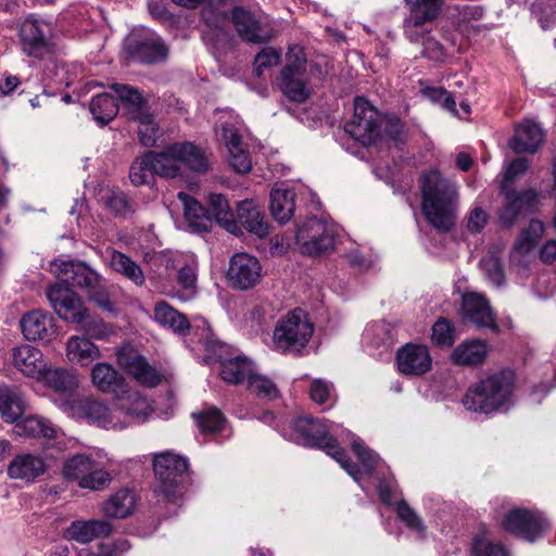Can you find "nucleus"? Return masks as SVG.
<instances>
[{"mask_svg":"<svg viewBox=\"0 0 556 556\" xmlns=\"http://www.w3.org/2000/svg\"><path fill=\"white\" fill-rule=\"evenodd\" d=\"M422 212L427 220L439 231L446 232L455 224L457 188L437 169H430L421 178Z\"/></svg>","mask_w":556,"mask_h":556,"instance_id":"obj_1","label":"nucleus"},{"mask_svg":"<svg viewBox=\"0 0 556 556\" xmlns=\"http://www.w3.org/2000/svg\"><path fill=\"white\" fill-rule=\"evenodd\" d=\"M281 433L290 441L305 446H314L325 451L355 480L359 481L361 470L339 446L336 438L329 434V427L311 417H299L292 421L290 429L282 428Z\"/></svg>","mask_w":556,"mask_h":556,"instance_id":"obj_2","label":"nucleus"},{"mask_svg":"<svg viewBox=\"0 0 556 556\" xmlns=\"http://www.w3.org/2000/svg\"><path fill=\"white\" fill-rule=\"evenodd\" d=\"M515 382L516 376L510 369L492 374L468 389L463 404L468 410L494 413L510 403Z\"/></svg>","mask_w":556,"mask_h":556,"instance_id":"obj_3","label":"nucleus"},{"mask_svg":"<svg viewBox=\"0 0 556 556\" xmlns=\"http://www.w3.org/2000/svg\"><path fill=\"white\" fill-rule=\"evenodd\" d=\"M149 156L152 170L164 178L180 175L182 165L199 174L206 173L211 165L206 153L188 141L169 144L161 152L149 151Z\"/></svg>","mask_w":556,"mask_h":556,"instance_id":"obj_4","label":"nucleus"},{"mask_svg":"<svg viewBox=\"0 0 556 556\" xmlns=\"http://www.w3.org/2000/svg\"><path fill=\"white\" fill-rule=\"evenodd\" d=\"M402 128L399 117L382 115L377 106H354L353 116L345 124V131L363 146L374 143L382 131L392 139H397Z\"/></svg>","mask_w":556,"mask_h":556,"instance_id":"obj_5","label":"nucleus"},{"mask_svg":"<svg viewBox=\"0 0 556 556\" xmlns=\"http://www.w3.org/2000/svg\"><path fill=\"white\" fill-rule=\"evenodd\" d=\"M281 92L292 102L303 103L314 92L307 75V60L300 46H291L286 54V64L277 78Z\"/></svg>","mask_w":556,"mask_h":556,"instance_id":"obj_6","label":"nucleus"},{"mask_svg":"<svg viewBox=\"0 0 556 556\" xmlns=\"http://www.w3.org/2000/svg\"><path fill=\"white\" fill-rule=\"evenodd\" d=\"M314 326L304 311L298 308L281 318L274 330L273 342L281 353H300L308 343Z\"/></svg>","mask_w":556,"mask_h":556,"instance_id":"obj_7","label":"nucleus"},{"mask_svg":"<svg viewBox=\"0 0 556 556\" xmlns=\"http://www.w3.org/2000/svg\"><path fill=\"white\" fill-rule=\"evenodd\" d=\"M66 480L76 481L83 489L99 491L111 482V475L92 457L77 454L68 458L63 466Z\"/></svg>","mask_w":556,"mask_h":556,"instance_id":"obj_8","label":"nucleus"},{"mask_svg":"<svg viewBox=\"0 0 556 556\" xmlns=\"http://www.w3.org/2000/svg\"><path fill=\"white\" fill-rule=\"evenodd\" d=\"M22 51L38 60L50 59L55 52L52 26L35 18H26L20 29Z\"/></svg>","mask_w":556,"mask_h":556,"instance_id":"obj_9","label":"nucleus"},{"mask_svg":"<svg viewBox=\"0 0 556 556\" xmlns=\"http://www.w3.org/2000/svg\"><path fill=\"white\" fill-rule=\"evenodd\" d=\"M153 467L160 482V492L166 498L175 500L179 494V485L188 472L187 459L170 452H164L155 455Z\"/></svg>","mask_w":556,"mask_h":556,"instance_id":"obj_10","label":"nucleus"},{"mask_svg":"<svg viewBox=\"0 0 556 556\" xmlns=\"http://www.w3.org/2000/svg\"><path fill=\"white\" fill-rule=\"evenodd\" d=\"M296 245L302 254L318 256L334 247V231L325 222L312 217L296 230Z\"/></svg>","mask_w":556,"mask_h":556,"instance_id":"obj_11","label":"nucleus"},{"mask_svg":"<svg viewBox=\"0 0 556 556\" xmlns=\"http://www.w3.org/2000/svg\"><path fill=\"white\" fill-rule=\"evenodd\" d=\"M218 141L226 148L228 163L238 174H247L252 169V159L248 146L243 141L242 128L238 123L225 122L216 130Z\"/></svg>","mask_w":556,"mask_h":556,"instance_id":"obj_12","label":"nucleus"},{"mask_svg":"<svg viewBox=\"0 0 556 556\" xmlns=\"http://www.w3.org/2000/svg\"><path fill=\"white\" fill-rule=\"evenodd\" d=\"M502 527L511 534L534 542L548 528V522L539 511L514 508L504 516Z\"/></svg>","mask_w":556,"mask_h":556,"instance_id":"obj_13","label":"nucleus"},{"mask_svg":"<svg viewBox=\"0 0 556 556\" xmlns=\"http://www.w3.org/2000/svg\"><path fill=\"white\" fill-rule=\"evenodd\" d=\"M63 409L77 418H85L90 424L105 430H117L115 408H109L104 401L87 397L63 404Z\"/></svg>","mask_w":556,"mask_h":556,"instance_id":"obj_14","label":"nucleus"},{"mask_svg":"<svg viewBox=\"0 0 556 556\" xmlns=\"http://www.w3.org/2000/svg\"><path fill=\"white\" fill-rule=\"evenodd\" d=\"M262 277V265L255 256L248 253L231 256L226 278L232 289L250 290L260 283Z\"/></svg>","mask_w":556,"mask_h":556,"instance_id":"obj_15","label":"nucleus"},{"mask_svg":"<svg viewBox=\"0 0 556 556\" xmlns=\"http://www.w3.org/2000/svg\"><path fill=\"white\" fill-rule=\"evenodd\" d=\"M47 298L58 316L70 323H80L86 315V307L80 298L63 281L50 286Z\"/></svg>","mask_w":556,"mask_h":556,"instance_id":"obj_16","label":"nucleus"},{"mask_svg":"<svg viewBox=\"0 0 556 556\" xmlns=\"http://www.w3.org/2000/svg\"><path fill=\"white\" fill-rule=\"evenodd\" d=\"M117 364L139 384L155 387L161 381L160 374L131 345H124L116 351Z\"/></svg>","mask_w":556,"mask_h":556,"instance_id":"obj_17","label":"nucleus"},{"mask_svg":"<svg viewBox=\"0 0 556 556\" xmlns=\"http://www.w3.org/2000/svg\"><path fill=\"white\" fill-rule=\"evenodd\" d=\"M50 269L64 283L71 281L72 286L85 289L87 293L96 290L100 283L99 274L85 263L54 260Z\"/></svg>","mask_w":556,"mask_h":556,"instance_id":"obj_18","label":"nucleus"},{"mask_svg":"<svg viewBox=\"0 0 556 556\" xmlns=\"http://www.w3.org/2000/svg\"><path fill=\"white\" fill-rule=\"evenodd\" d=\"M115 408L117 430L144 422L153 409L149 400L139 392L118 396Z\"/></svg>","mask_w":556,"mask_h":556,"instance_id":"obj_19","label":"nucleus"},{"mask_svg":"<svg viewBox=\"0 0 556 556\" xmlns=\"http://www.w3.org/2000/svg\"><path fill=\"white\" fill-rule=\"evenodd\" d=\"M231 22L243 41L261 45L273 37L271 30L262 23L260 16L242 7L231 10Z\"/></svg>","mask_w":556,"mask_h":556,"instance_id":"obj_20","label":"nucleus"},{"mask_svg":"<svg viewBox=\"0 0 556 556\" xmlns=\"http://www.w3.org/2000/svg\"><path fill=\"white\" fill-rule=\"evenodd\" d=\"M464 320L478 329H490L498 332L495 314L489 301L479 293L468 292L463 295L462 303Z\"/></svg>","mask_w":556,"mask_h":556,"instance_id":"obj_21","label":"nucleus"},{"mask_svg":"<svg viewBox=\"0 0 556 556\" xmlns=\"http://www.w3.org/2000/svg\"><path fill=\"white\" fill-rule=\"evenodd\" d=\"M396 365L406 376H422L431 370L432 358L426 345L407 343L396 352Z\"/></svg>","mask_w":556,"mask_h":556,"instance_id":"obj_22","label":"nucleus"},{"mask_svg":"<svg viewBox=\"0 0 556 556\" xmlns=\"http://www.w3.org/2000/svg\"><path fill=\"white\" fill-rule=\"evenodd\" d=\"M21 328L28 341L50 342L55 334L53 317L40 309L25 314L21 319Z\"/></svg>","mask_w":556,"mask_h":556,"instance_id":"obj_23","label":"nucleus"},{"mask_svg":"<svg viewBox=\"0 0 556 556\" xmlns=\"http://www.w3.org/2000/svg\"><path fill=\"white\" fill-rule=\"evenodd\" d=\"M544 134L542 128L532 119H525L515 128L508 146L516 153H534L542 144Z\"/></svg>","mask_w":556,"mask_h":556,"instance_id":"obj_24","label":"nucleus"},{"mask_svg":"<svg viewBox=\"0 0 556 556\" xmlns=\"http://www.w3.org/2000/svg\"><path fill=\"white\" fill-rule=\"evenodd\" d=\"M235 220L240 227V232L237 236L242 235V229L258 238L268 235V225L265 222L264 213L251 200H244L238 204Z\"/></svg>","mask_w":556,"mask_h":556,"instance_id":"obj_25","label":"nucleus"},{"mask_svg":"<svg viewBox=\"0 0 556 556\" xmlns=\"http://www.w3.org/2000/svg\"><path fill=\"white\" fill-rule=\"evenodd\" d=\"M112 532V525L101 519L75 520L65 530V538L80 544H88L93 540L108 536Z\"/></svg>","mask_w":556,"mask_h":556,"instance_id":"obj_26","label":"nucleus"},{"mask_svg":"<svg viewBox=\"0 0 556 556\" xmlns=\"http://www.w3.org/2000/svg\"><path fill=\"white\" fill-rule=\"evenodd\" d=\"M91 382L102 393H114L125 391L124 377L109 363H97L90 372Z\"/></svg>","mask_w":556,"mask_h":556,"instance_id":"obj_27","label":"nucleus"},{"mask_svg":"<svg viewBox=\"0 0 556 556\" xmlns=\"http://www.w3.org/2000/svg\"><path fill=\"white\" fill-rule=\"evenodd\" d=\"M14 367L23 375L38 380L46 367V362L39 349L24 344L13 352Z\"/></svg>","mask_w":556,"mask_h":556,"instance_id":"obj_28","label":"nucleus"},{"mask_svg":"<svg viewBox=\"0 0 556 556\" xmlns=\"http://www.w3.org/2000/svg\"><path fill=\"white\" fill-rule=\"evenodd\" d=\"M47 466L40 456L22 454L13 458L8 467V475L12 479L31 482L46 472Z\"/></svg>","mask_w":556,"mask_h":556,"instance_id":"obj_29","label":"nucleus"},{"mask_svg":"<svg viewBox=\"0 0 556 556\" xmlns=\"http://www.w3.org/2000/svg\"><path fill=\"white\" fill-rule=\"evenodd\" d=\"M490 346L483 340H467L459 343L452 353V362L456 365L476 367L486 359Z\"/></svg>","mask_w":556,"mask_h":556,"instance_id":"obj_30","label":"nucleus"},{"mask_svg":"<svg viewBox=\"0 0 556 556\" xmlns=\"http://www.w3.org/2000/svg\"><path fill=\"white\" fill-rule=\"evenodd\" d=\"M66 357L75 365L89 366L101 357L98 345L83 336H72L66 342Z\"/></svg>","mask_w":556,"mask_h":556,"instance_id":"obj_31","label":"nucleus"},{"mask_svg":"<svg viewBox=\"0 0 556 556\" xmlns=\"http://www.w3.org/2000/svg\"><path fill=\"white\" fill-rule=\"evenodd\" d=\"M184 204L185 218L193 232H207L212 229L213 218L195 199L185 192L178 193Z\"/></svg>","mask_w":556,"mask_h":556,"instance_id":"obj_32","label":"nucleus"},{"mask_svg":"<svg viewBox=\"0 0 556 556\" xmlns=\"http://www.w3.org/2000/svg\"><path fill=\"white\" fill-rule=\"evenodd\" d=\"M112 92H103L92 97L90 104H147L150 99L143 97L142 93L128 85L113 84Z\"/></svg>","mask_w":556,"mask_h":556,"instance_id":"obj_33","label":"nucleus"},{"mask_svg":"<svg viewBox=\"0 0 556 556\" xmlns=\"http://www.w3.org/2000/svg\"><path fill=\"white\" fill-rule=\"evenodd\" d=\"M129 119L139 123L138 135L146 147H153L159 138V126L149 106H126Z\"/></svg>","mask_w":556,"mask_h":556,"instance_id":"obj_34","label":"nucleus"},{"mask_svg":"<svg viewBox=\"0 0 556 556\" xmlns=\"http://www.w3.org/2000/svg\"><path fill=\"white\" fill-rule=\"evenodd\" d=\"M443 2L444 0H406L409 5V15L405 20L406 27H419L435 20Z\"/></svg>","mask_w":556,"mask_h":556,"instance_id":"obj_35","label":"nucleus"},{"mask_svg":"<svg viewBox=\"0 0 556 556\" xmlns=\"http://www.w3.org/2000/svg\"><path fill=\"white\" fill-rule=\"evenodd\" d=\"M208 214L220 227L229 233L238 235L240 227L235 220L227 199L220 193H212L208 195Z\"/></svg>","mask_w":556,"mask_h":556,"instance_id":"obj_36","label":"nucleus"},{"mask_svg":"<svg viewBox=\"0 0 556 556\" xmlns=\"http://www.w3.org/2000/svg\"><path fill=\"white\" fill-rule=\"evenodd\" d=\"M153 318L160 326L175 333L182 334L190 328L188 318L164 301L155 303Z\"/></svg>","mask_w":556,"mask_h":556,"instance_id":"obj_37","label":"nucleus"},{"mask_svg":"<svg viewBox=\"0 0 556 556\" xmlns=\"http://www.w3.org/2000/svg\"><path fill=\"white\" fill-rule=\"evenodd\" d=\"M295 192L291 189L275 188L270 192V213L279 224L288 223L295 210Z\"/></svg>","mask_w":556,"mask_h":556,"instance_id":"obj_38","label":"nucleus"},{"mask_svg":"<svg viewBox=\"0 0 556 556\" xmlns=\"http://www.w3.org/2000/svg\"><path fill=\"white\" fill-rule=\"evenodd\" d=\"M168 48L159 37L147 38L136 43L134 56L141 63L155 64L167 59Z\"/></svg>","mask_w":556,"mask_h":556,"instance_id":"obj_39","label":"nucleus"},{"mask_svg":"<svg viewBox=\"0 0 556 556\" xmlns=\"http://www.w3.org/2000/svg\"><path fill=\"white\" fill-rule=\"evenodd\" d=\"M25 407V401L18 390L0 387V414L5 421H16L24 414Z\"/></svg>","mask_w":556,"mask_h":556,"instance_id":"obj_40","label":"nucleus"},{"mask_svg":"<svg viewBox=\"0 0 556 556\" xmlns=\"http://www.w3.org/2000/svg\"><path fill=\"white\" fill-rule=\"evenodd\" d=\"M38 380L56 392H72L78 386L77 377L64 368H48L46 366Z\"/></svg>","mask_w":556,"mask_h":556,"instance_id":"obj_41","label":"nucleus"},{"mask_svg":"<svg viewBox=\"0 0 556 556\" xmlns=\"http://www.w3.org/2000/svg\"><path fill=\"white\" fill-rule=\"evenodd\" d=\"M135 496L126 489L117 491L102 505V511L106 517L126 518L135 508Z\"/></svg>","mask_w":556,"mask_h":556,"instance_id":"obj_42","label":"nucleus"},{"mask_svg":"<svg viewBox=\"0 0 556 556\" xmlns=\"http://www.w3.org/2000/svg\"><path fill=\"white\" fill-rule=\"evenodd\" d=\"M253 369L251 359L245 356H236L222 363L220 377L226 382L239 384L250 377Z\"/></svg>","mask_w":556,"mask_h":556,"instance_id":"obj_43","label":"nucleus"},{"mask_svg":"<svg viewBox=\"0 0 556 556\" xmlns=\"http://www.w3.org/2000/svg\"><path fill=\"white\" fill-rule=\"evenodd\" d=\"M14 422L13 431L18 437L52 438L55 433L52 424L38 416H28Z\"/></svg>","mask_w":556,"mask_h":556,"instance_id":"obj_44","label":"nucleus"},{"mask_svg":"<svg viewBox=\"0 0 556 556\" xmlns=\"http://www.w3.org/2000/svg\"><path fill=\"white\" fill-rule=\"evenodd\" d=\"M110 265L116 273L131 280L137 286L144 283L141 268L126 254L113 250L111 252Z\"/></svg>","mask_w":556,"mask_h":556,"instance_id":"obj_45","label":"nucleus"},{"mask_svg":"<svg viewBox=\"0 0 556 556\" xmlns=\"http://www.w3.org/2000/svg\"><path fill=\"white\" fill-rule=\"evenodd\" d=\"M197 273L198 261L194 256H187L184 263L179 262L177 282L188 292V296H192L195 293L198 279Z\"/></svg>","mask_w":556,"mask_h":556,"instance_id":"obj_46","label":"nucleus"},{"mask_svg":"<svg viewBox=\"0 0 556 556\" xmlns=\"http://www.w3.org/2000/svg\"><path fill=\"white\" fill-rule=\"evenodd\" d=\"M544 232V224L538 219H532L527 229H525L516 241L515 249L521 254H526L534 249Z\"/></svg>","mask_w":556,"mask_h":556,"instance_id":"obj_47","label":"nucleus"},{"mask_svg":"<svg viewBox=\"0 0 556 556\" xmlns=\"http://www.w3.org/2000/svg\"><path fill=\"white\" fill-rule=\"evenodd\" d=\"M155 175L152 170V160L149 152L137 157L129 168V179L134 186H142L149 182V179Z\"/></svg>","mask_w":556,"mask_h":556,"instance_id":"obj_48","label":"nucleus"},{"mask_svg":"<svg viewBox=\"0 0 556 556\" xmlns=\"http://www.w3.org/2000/svg\"><path fill=\"white\" fill-rule=\"evenodd\" d=\"M192 416L203 433H214L220 430L225 421L223 414L215 407L194 413Z\"/></svg>","mask_w":556,"mask_h":556,"instance_id":"obj_49","label":"nucleus"},{"mask_svg":"<svg viewBox=\"0 0 556 556\" xmlns=\"http://www.w3.org/2000/svg\"><path fill=\"white\" fill-rule=\"evenodd\" d=\"M106 207L117 216H127L136 211L135 203L123 191L113 190L105 198Z\"/></svg>","mask_w":556,"mask_h":556,"instance_id":"obj_50","label":"nucleus"},{"mask_svg":"<svg viewBox=\"0 0 556 556\" xmlns=\"http://www.w3.org/2000/svg\"><path fill=\"white\" fill-rule=\"evenodd\" d=\"M248 388L261 399L273 400L278 395L274 382L265 376L254 374V370L248 378Z\"/></svg>","mask_w":556,"mask_h":556,"instance_id":"obj_51","label":"nucleus"},{"mask_svg":"<svg viewBox=\"0 0 556 556\" xmlns=\"http://www.w3.org/2000/svg\"><path fill=\"white\" fill-rule=\"evenodd\" d=\"M396 513L399 518L413 531L417 532L419 536H425L426 527L421 518L416 511L409 507L405 501L397 503Z\"/></svg>","mask_w":556,"mask_h":556,"instance_id":"obj_52","label":"nucleus"},{"mask_svg":"<svg viewBox=\"0 0 556 556\" xmlns=\"http://www.w3.org/2000/svg\"><path fill=\"white\" fill-rule=\"evenodd\" d=\"M419 93L422 96L424 101L439 104H455L456 99L445 88L439 86H429L422 80L419 81Z\"/></svg>","mask_w":556,"mask_h":556,"instance_id":"obj_53","label":"nucleus"},{"mask_svg":"<svg viewBox=\"0 0 556 556\" xmlns=\"http://www.w3.org/2000/svg\"><path fill=\"white\" fill-rule=\"evenodd\" d=\"M473 556H507L501 544L493 543L486 533L476 535L472 545Z\"/></svg>","mask_w":556,"mask_h":556,"instance_id":"obj_54","label":"nucleus"},{"mask_svg":"<svg viewBox=\"0 0 556 556\" xmlns=\"http://www.w3.org/2000/svg\"><path fill=\"white\" fill-rule=\"evenodd\" d=\"M292 117L299 119L308 127L317 125L323 118L320 106H285Z\"/></svg>","mask_w":556,"mask_h":556,"instance_id":"obj_55","label":"nucleus"},{"mask_svg":"<svg viewBox=\"0 0 556 556\" xmlns=\"http://www.w3.org/2000/svg\"><path fill=\"white\" fill-rule=\"evenodd\" d=\"M281 59V51L273 47L262 49L254 59V71L260 77L264 71L279 64Z\"/></svg>","mask_w":556,"mask_h":556,"instance_id":"obj_56","label":"nucleus"},{"mask_svg":"<svg viewBox=\"0 0 556 556\" xmlns=\"http://www.w3.org/2000/svg\"><path fill=\"white\" fill-rule=\"evenodd\" d=\"M76 324L80 326V329L84 330L87 336L97 340L105 339L111 333V329L102 319L91 318L89 316L88 308H86L84 320Z\"/></svg>","mask_w":556,"mask_h":556,"instance_id":"obj_57","label":"nucleus"},{"mask_svg":"<svg viewBox=\"0 0 556 556\" xmlns=\"http://www.w3.org/2000/svg\"><path fill=\"white\" fill-rule=\"evenodd\" d=\"M203 38L207 45L214 49L220 50L229 43V33L224 27L213 25L207 21V30L203 33Z\"/></svg>","mask_w":556,"mask_h":556,"instance_id":"obj_58","label":"nucleus"},{"mask_svg":"<svg viewBox=\"0 0 556 556\" xmlns=\"http://www.w3.org/2000/svg\"><path fill=\"white\" fill-rule=\"evenodd\" d=\"M432 341L439 346H450L453 343V327L451 323L444 318H440L432 326Z\"/></svg>","mask_w":556,"mask_h":556,"instance_id":"obj_59","label":"nucleus"},{"mask_svg":"<svg viewBox=\"0 0 556 556\" xmlns=\"http://www.w3.org/2000/svg\"><path fill=\"white\" fill-rule=\"evenodd\" d=\"M351 445L353 452L362 463L364 471L366 473H371L378 463V456L372 451L364 446L363 442L358 439H353Z\"/></svg>","mask_w":556,"mask_h":556,"instance_id":"obj_60","label":"nucleus"},{"mask_svg":"<svg viewBox=\"0 0 556 556\" xmlns=\"http://www.w3.org/2000/svg\"><path fill=\"white\" fill-rule=\"evenodd\" d=\"M502 192L505 197V205L501 211L500 219L505 226H510L514 224L522 210L520 204L517 202V199H515L514 194L510 193V190L505 189Z\"/></svg>","mask_w":556,"mask_h":556,"instance_id":"obj_61","label":"nucleus"},{"mask_svg":"<svg viewBox=\"0 0 556 556\" xmlns=\"http://www.w3.org/2000/svg\"><path fill=\"white\" fill-rule=\"evenodd\" d=\"M480 266L488 278L495 285L501 286L504 282V273L501 263L495 256H485L480 261Z\"/></svg>","mask_w":556,"mask_h":556,"instance_id":"obj_62","label":"nucleus"},{"mask_svg":"<svg viewBox=\"0 0 556 556\" xmlns=\"http://www.w3.org/2000/svg\"><path fill=\"white\" fill-rule=\"evenodd\" d=\"M529 167V162L525 157H517L511 163L506 166V170L504 174V181L502 184L501 190L504 191L508 189V184L513 182L519 176L525 174Z\"/></svg>","mask_w":556,"mask_h":556,"instance_id":"obj_63","label":"nucleus"},{"mask_svg":"<svg viewBox=\"0 0 556 556\" xmlns=\"http://www.w3.org/2000/svg\"><path fill=\"white\" fill-rule=\"evenodd\" d=\"M332 384L323 379L312 381L309 396L317 404H324L330 399Z\"/></svg>","mask_w":556,"mask_h":556,"instance_id":"obj_64","label":"nucleus"}]
</instances>
